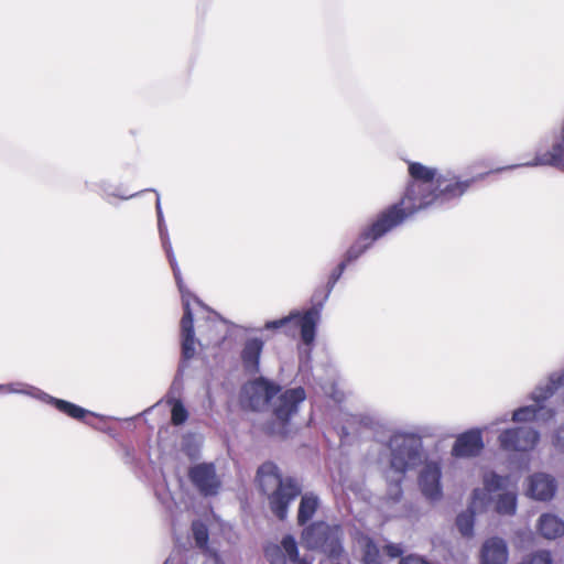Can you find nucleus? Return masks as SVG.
Listing matches in <instances>:
<instances>
[{
	"instance_id": "nucleus-30",
	"label": "nucleus",
	"mask_w": 564,
	"mask_h": 564,
	"mask_svg": "<svg viewBox=\"0 0 564 564\" xmlns=\"http://www.w3.org/2000/svg\"><path fill=\"white\" fill-rule=\"evenodd\" d=\"M400 564H432V563L419 555H408V556L401 558Z\"/></svg>"
},
{
	"instance_id": "nucleus-8",
	"label": "nucleus",
	"mask_w": 564,
	"mask_h": 564,
	"mask_svg": "<svg viewBox=\"0 0 564 564\" xmlns=\"http://www.w3.org/2000/svg\"><path fill=\"white\" fill-rule=\"evenodd\" d=\"M403 221L404 215L398 210V206L388 207L360 234L356 242L347 250L343 261H346V263L349 264L357 260L376 240L401 225Z\"/></svg>"
},
{
	"instance_id": "nucleus-25",
	"label": "nucleus",
	"mask_w": 564,
	"mask_h": 564,
	"mask_svg": "<svg viewBox=\"0 0 564 564\" xmlns=\"http://www.w3.org/2000/svg\"><path fill=\"white\" fill-rule=\"evenodd\" d=\"M404 475H397L392 471H387V480H388V490L386 495V501L388 503H398L402 498V487L401 482L403 480Z\"/></svg>"
},
{
	"instance_id": "nucleus-7",
	"label": "nucleus",
	"mask_w": 564,
	"mask_h": 564,
	"mask_svg": "<svg viewBox=\"0 0 564 564\" xmlns=\"http://www.w3.org/2000/svg\"><path fill=\"white\" fill-rule=\"evenodd\" d=\"M322 310L323 303H317L313 304L303 314L299 311H293L282 318L268 321L263 329H283L284 334L291 337H295L300 329L302 341L305 345H311L315 339L316 325L321 318Z\"/></svg>"
},
{
	"instance_id": "nucleus-18",
	"label": "nucleus",
	"mask_w": 564,
	"mask_h": 564,
	"mask_svg": "<svg viewBox=\"0 0 564 564\" xmlns=\"http://www.w3.org/2000/svg\"><path fill=\"white\" fill-rule=\"evenodd\" d=\"M508 557V546L501 538L486 540L480 549V564H506Z\"/></svg>"
},
{
	"instance_id": "nucleus-35",
	"label": "nucleus",
	"mask_w": 564,
	"mask_h": 564,
	"mask_svg": "<svg viewBox=\"0 0 564 564\" xmlns=\"http://www.w3.org/2000/svg\"><path fill=\"white\" fill-rule=\"evenodd\" d=\"M135 195H137V194H130V195H128V196H120V197H121V198H123V199H129V198H131V197H133V196H135Z\"/></svg>"
},
{
	"instance_id": "nucleus-6",
	"label": "nucleus",
	"mask_w": 564,
	"mask_h": 564,
	"mask_svg": "<svg viewBox=\"0 0 564 564\" xmlns=\"http://www.w3.org/2000/svg\"><path fill=\"white\" fill-rule=\"evenodd\" d=\"M341 540L340 527L323 521L311 523L303 529L301 534V543L305 549L319 551L334 560H339L344 553Z\"/></svg>"
},
{
	"instance_id": "nucleus-1",
	"label": "nucleus",
	"mask_w": 564,
	"mask_h": 564,
	"mask_svg": "<svg viewBox=\"0 0 564 564\" xmlns=\"http://www.w3.org/2000/svg\"><path fill=\"white\" fill-rule=\"evenodd\" d=\"M409 173L413 181L406 187L402 199L393 204L404 215V220L413 214L431 206H443L460 197L470 185L484 175L468 180H459L447 172L440 174L435 169L421 163H410Z\"/></svg>"
},
{
	"instance_id": "nucleus-36",
	"label": "nucleus",
	"mask_w": 564,
	"mask_h": 564,
	"mask_svg": "<svg viewBox=\"0 0 564 564\" xmlns=\"http://www.w3.org/2000/svg\"><path fill=\"white\" fill-rule=\"evenodd\" d=\"M343 434H344V435H348V434H349V431H348L346 427H343Z\"/></svg>"
},
{
	"instance_id": "nucleus-16",
	"label": "nucleus",
	"mask_w": 564,
	"mask_h": 564,
	"mask_svg": "<svg viewBox=\"0 0 564 564\" xmlns=\"http://www.w3.org/2000/svg\"><path fill=\"white\" fill-rule=\"evenodd\" d=\"M484 448L481 432L470 430L460 434L452 448V455L457 458L477 456Z\"/></svg>"
},
{
	"instance_id": "nucleus-38",
	"label": "nucleus",
	"mask_w": 564,
	"mask_h": 564,
	"mask_svg": "<svg viewBox=\"0 0 564 564\" xmlns=\"http://www.w3.org/2000/svg\"><path fill=\"white\" fill-rule=\"evenodd\" d=\"M164 564H169V561H165V563H164Z\"/></svg>"
},
{
	"instance_id": "nucleus-21",
	"label": "nucleus",
	"mask_w": 564,
	"mask_h": 564,
	"mask_svg": "<svg viewBox=\"0 0 564 564\" xmlns=\"http://www.w3.org/2000/svg\"><path fill=\"white\" fill-rule=\"evenodd\" d=\"M192 532L196 546L202 550L204 554L210 556L215 564H221V558L218 552L210 549L208 545L209 534L207 525L199 520L193 521Z\"/></svg>"
},
{
	"instance_id": "nucleus-14",
	"label": "nucleus",
	"mask_w": 564,
	"mask_h": 564,
	"mask_svg": "<svg viewBox=\"0 0 564 564\" xmlns=\"http://www.w3.org/2000/svg\"><path fill=\"white\" fill-rule=\"evenodd\" d=\"M544 165L553 166L564 171V127L561 140L553 144L551 151L544 153L538 152L532 161L502 167L498 171L512 170L520 166L534 167Z\"/></svg>"
},
{
	"instance_id": "nucleus-20",
	"label": "nucleus",
	"mask_w": 564,
	"mask_h": 564,
	"mask_svg": "<svg viewBox=\"0 0 564 564\" xmlns=\"http://www.w3.org/2000/svg\"><path fill=\"white\" fill-rule=\"evenodd\" d=\"M34 398L43 402L53 404L58 411L76 420H84V417L88 414L93 415V413H90L88 410L74 403H70L68 401L54 398L42 390H39V392H34Z\"/></svg>"
},
{
	"instance_id": "nucleus-26",
	"label": "nucleus",
	"mask_w": 564,
	"mask_h": 564,
	"mask_svg": "<svg viewBox=\"0 0 564 564\" xmlns=\"http://www.w3.org/2000/svg\"><path fill=\"white\" fill-rule=\"evenodd\" d=\"M361 546L364 564H386L382 560L379 547L371 539H364L361 541Z\"/></svg>"
},
{
	"instance_id": "nucleus-15",
	"label": "nucleus",
	"mask_w": 564,
	"mask_h": 564,
	"mask_svg": "<svg viewBox=\"0 0 564 564\" xmlns=\"http://www.w3.org/2000/svg\"><path fill=\"white\" fill-rule=\"evenodd\" d=\"M264 555L270 564L295 563L299 555L297 543L292 535H285L281 544L267 545Z\"/></svg>"
},
{
	"instance_id": "nucleus-22",
	"label": "nucleus",
	"mask_w": 564,
	"mask_h": 564,
	"mask_svg": "<svg viewBox=\"0 0 564 564\" xmlns=\"http://www.w3.org/2000/svg\"><path fill=\"white\" fill-rule=\"evenodd\" d=\"M538 529L545 539L554 540L564 534V521L555 514L543 513L539 518Z\"/></svg>"
},
{
	"instance_id": "nucleus-27",
	"label": "nucleus",
	"mask_w": 564,
	"mask_h": 564,
	"mask_svg": "<svg viewBox=\"0 0 564 564\" xmlns=\"http://www.w3.org/2000/svg\"><path fill=\"white\" fill-rule=\"evenodd\" d=\"M348 264L346 263V261H341L337 268L332 272V274L329 275V279H328V282H327V290L326 292L324 293V295L319 299V295L317 292H315L312 296V303L313 304H317V303H325L332 292V290L334 289L335 284L337 283V281L340 279L341 274L344 273L346 267Z\"/></svg>"
},
{
	"instance_id": "nucleus-34",
	"label": "nucleus",
	"mask_w": 564,
	"mask_h": 564,
	"mask_svg": "<svg viewBox=\"0 0 564 564\" xmlns=\"http://www.w3.org/2000/svg\"><path fill=\"white\" fill-rule=\"evenodd\" d=\"M296 564H312L311 561H307L306 558H299L295 561Z\"/></svg>"
},
{
	"instance_id": "nucleus-13",
	"label": "nucleus",
	"mask_w": 564,
	"mask_h": 564,
	"mask_svg": "<svg viewBox=\"0 0 564 564\" xmlns=\"http://www.w3.org/2000/svg\"><path fill=\"white\" fill-rule=\"evenodd\" d=\"M442 469L437 462H429L423 467L419 486L423 496L430 501H437L442 498L443 491L441 486Z\"/></svg>"
},
{
	"instance_id": "nucleus-17",
	"label": "nucleus",
	"mask_w": 564,
	"mask_h": 564,
	"mask_svg": "<svg viewBox=\"0 0 564 564\" xmlns=\"http://www.w3.org/2000/svg\"><path fill=\"white\" fill-rule=\"evenodd\" d=\"M263 347L264 341L259 337H249L243 341L240 360L247 373L256 375L260 371V357Z\"/></svg>"
},
{
	"instance_id": "nucleus-23",
	"label": "nucleus",
	"mask_w": 564,
	"mask_h": 564,
	"mask_svg": "<svg viewBox=\"0 0 564 564\" xmlns=\"http://www.w3.org/2000/svg\"><path fill=\"white\" fill-rule=\"evenodd\" d=\"M319 505V499L313 492H306L302 496L297 512V522L303 525L310 521Z\"/></svg>"
},
{
	"instance_id": "nucleus-19",
	"label": "nucleus",
	"mask_w": 564,
	"mask_h": 564,
	"mask_svg": "<svg viewBox=\"0 0 564 564\" xmlns=\"http://www.w3.org/2000/svg\"><path fill=\"white\" fill-rule=\"evenodd\" d=\"M556 491V482L550 475L539 473L530 477L529 494L532 498L546 501L553 498Z\"/></svg>"
},
{
	"instance_id": "nucleus-29",
	"label": "nucleus",
	"mask_w": 564,
	"mask_h": 564,
	"mask_svg": "<svg viewBox=\"0 0 564 564\" xmlns=\"http://www.w3.org/2000/svg\"><path fill=\"white\" fill-rule=\"evenodd\" d=\"M37 388H30L29 390L24 389H14V384H0V392L4 393H20L28 394L34 398V392H39Z\"/></svg>"
},
{
	"instance_id": "nucleus-3",
	"label": "nucleus",
	"mask_w": 564,
	"mask_h": 564,
	"mask_svg": "<svg viewBox=\"0 0 564 564\" xmlns=\"http://www.w3.org/2000/svg\"><path fill=\"white\" fill-rule=\"evenodd\" d=\"M156 214H158V227L159 232L162 241V246L166 252V256L169 258L170 264L173 270L174 278L176 280L177 286L180 292L182 293V301H183V308L184 314L181 319V337H182V359L183 360H189L195 355V332H194V321H193V313L191 310V303L189 297L191 294L186 293L183 288V280L181 276V270L177 265L176 259L174 257L172 246L169 239L167 228L164 223L163 213L161 208V202L160 196H156Z\"/></svg>"
},
{
	"instance_id": "nucleus-4",
	"label": "nucleus",
	"mask_w": 564,
	"mask_h": 564,
	"mask_svg": "<svg viewBox=\"0 0 564 564\" xmlns=\"http://www.w3.org/2000/svg\"><path fill=\"white\" fill-rule=\"evenodd\" d=\"M502 491L496 498L495 511L500 516H513L517 511V487L511 484L509 476H500L494 471L484 475V488L474 490V506L484 509L491 499L490 495Z\"/></svg>"
},
{
	"instance_id": "nucleus-32",
	"label": "nucleus",
	"mask_w": 564,
	"mask_h": 564,
	"mask_svg": "<svg viewBox=\"0 0 564 564\" xmlns=\"http://www.w3.org/2000/svg\"><path fill=\"white\" fill-rule=\"evenodd\" d=\"M554 446L564 452V426H561L554 437Z\"/></svg>"
},
{
	"instance_id": "nucleus-11",
	"label": "nucleus",
	"mask_w": 564,
	"mask_h": 564,
	"mask_svg": "<svg viewBox=\"0 0 564 564\" xmlns=\"http://www.w3.org/2000/svg\"><path fill=\"white\" fill-rule=\"evenodd\" d=\"M273 399L271 406L273 414L281 423H286L297 413L300 404L305 400V390L301 387L281 392Z\"/></svg>"
},
{
	"instance_id": "nucleus-12",
	"label": "nucleus",
	"mask_w": 564,
	"mask_h": 564,
	"mask_svg": "<svg viewBox=\"0 0 564 564\" xmlns=\"http://www.w3.org/2000/svg\"><path fill=\"white\" fill-rule=\"evenodd\" d=\"M189 479L204 496H214L218 492L220 481L216 475L214 464H198L191 468Z\"/></svg>"
},
{
	"instance_id": "nucleus-10",
	"label": "nucleus",
	"mask_w": 564,
	"mask_h": 564,
	"mask_svg": "<svg viewBox=\"0 0 564 564\" xmlns=\"http://www.w3.org/2000/svg\"><path fill=\"white\" fill-rule=\"evenodd\" d=\"M499 444L505 451L528 452L535 447L540 440L538 431L531 427H513L500 433Z\"/></svg>"
},
{
	"instance_id": "nucleus-5",
	"label": "nucleus",
	"mask_w": 564,
	"mask_h": 564,
	"mask_svg": "<svg viewBox=\"0 0 564 564\" xmlns=\"http://www.w3.org/2000/svg\"><path fill=\"white\" fill-rule=\"evenodd\" d=\"M390 466L388 471L405 475L415 469L424 459L423 442L412 433H394L389 438Z\"/></svg>"
},
{
	"instance_id": "nucleus-2",
	"label": "nucleus",
	"mask_w": 564,
	"mask_h": 564,
	"mask_svg": "<svg viewBox=\"0 0 564 564\" xmlns=\"http://www.w3.org/2000/svg\"><path fill=\"white\" fill-rule=\"evenodd\" d=\"M260 489L268 495L269 507L280 520L288 517L290 505L301 495L303 486L292 476L283 477L272 462L263 463L257 471Z\"/></svg>"
},
{
	"instance_id": "nucleus-28",
	"label": "nucleus",
	"mask_w": 564,
	"mask_h": 564,
	"mask_svg": "<svg viewBox=\"0 0 564 564\" xmlns=\"http://www.w3.org/2000/svg\"><path fill=\"white\" fill-rule=\"evenodd\" d=\"M187 417H188V412L185 409L182 401L175 400L173 402V406H172V417H171L172 423L174 425H182L183 423L186 422Z\"/></svg>"
},
{
	"instance_id": "nucleus-33",
	"label": "nucleus",
	"mask_w": 564,
	"mask_h": 564,
	"mask_svg": "<svg viewBox=\"0 0 564 564\" xmlns=\"http://www.w3.org/2000/svg\"><path fill=\"white\" fill-rule=\"evenodd\" d=\"M13 384H14V389L29 390L30 388H33L32 386H28V384H24V383H13Z\"/></svg>"
},
{
	"instance_id": "nucleus-9",
	"label": "nucleus",
	"mask_w": 564,
	"mask_h": 564,
	"mask_svg": "<svg viewBox=\"0 0 564 564\" xmlns=\"http://www.w3.org/2000/svg\"><path fill=\"white\" fill-rule=\"evenodd\" d=\"M281 387L263 377L246 383L241 391L242 403L253 411H262L270 405Z\"/></svg>"
},
{
	"instance_id": "nucleus-24",
	"label": "nucleus",
	"mask_w": 564,
	"mask_h": 564,
	"mask_svg": "<svg viewBox=\"0 0 564 564\" xmlns=\"http://www.w3.org/2000/svg\"><path fill=\"white\" fill-rule=\"evenodd\" d=\"M480 502H478L477 507L474 506V500L469 509L463 513H459L456 518V525L462 535L471 536L474 533V524H475V512L477 510H482L484 507H480Z\"/></svg>"
},
{
	"instance_id": "nucleus-31",
	"label": "nucleus",
	"mask_w": 564,
	"mask_h": 564,
	"mask_svg": "<svg viewBox=\"0 0 564 564\" xmlns=\"http://www.w3.org/2000/svg\"><path fill=\"white\" fill-rule=\"evenodd\" d=\"M386 552L391 558H395L402 555L403 550L400 544L390 543L386 545Z\"/></svg>"
},
{
	"instance_id": "nucleus-37",
	"label": "nucleus",
	"mask_w": 564,
	"mask_h": 564,
	"mask_svg": "<svg viewBox=\"0 0 564 564\" xmlns=\"http://www.w3.org/2000/svg\"><path fill=\"white\" fill-rule=\"evenodd\" d=\"M364 425H368L370 423V420L362 421Z\"/></svg>"
}]
</instances>
